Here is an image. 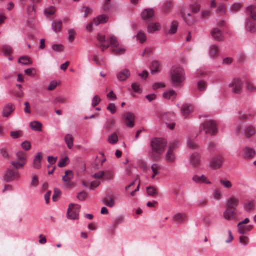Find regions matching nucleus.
Instances as JSON below:
<instances>
[{"mask_svg":"<svg viewBox=\"0 0 256 256\" xmlns=\"http://www.w3.org/2000/svg\"><path fill=\"white\" fill-rule=\"evenodd\" d=\"M151 148L153 152L158 154H162L166 146V141L161 138H154L150 142Z\"/></svg>","mask_w":256,"mask_h":256,"instance_id":"obj_1","label":"nucleus"},{"mask_svg":"<svg viewBox=\"0 0 256 256\" xmlns=\"http://www.w3.org/2000/svg\"><path fill=\"white\" fill-rule=\"evenodd\" d=\"M184 72L181 68H176L171 72V80L175 85H178L184 80Z\"/></svg>","mask_w":256,"mask_h":256,"instance_id":"obj_2","label":"nucleus"},{"mask_svg":"<svg viewBox=\"0 0 256 256\" xmlns=\"http://www.w3.org/2000/svg\"><path fill=\"white\" fill-rule=\"evenodd\" d=\"M202 130H204L205 134H214L217 132L216 122L213 120L204 122L200 127V131Z\"/></svg>","mask_w":256,"mask_h":256,"instance_id":"obj_3","label":"nucleus"},{"mask_svg":"<svg viewBox=\"0 0 256 256\" xmlns=\"http://www.w3.org/2000/svg\"><path fill=\"white\" fill-rule=\"evenodd\" d=\"M20 177V176L18 170L8 168L4 174L3 180L6 182H10L18 180Z\"/></svg>","mask_w":256,"mask_h":256,"instance_id":"obj_4","label":"nucleus"},{"mask_svg":"<svg viewBox=\"0 0 256 256\" xmlns=\"http://www.w3.org/2000/svg\"><path fill=\"white\" fill-rule=\"evenodd\" d=\"M80 208V205L70 204L67 210V218L72 220L78 219Z\"/></svg>","mask_w":256,"mask_h":256,"instance_id":"obj_5","label":"nucleus"},{"mask_svg":"<svg viewBox=\"0 0 256 256\" xmlns=\"http://www.w3.org/2000/svg\"><path fill=\"white\" fill-rule=\"evenodd\" d=\"M243 82L240 78H234L232 82H230L229 87H234L232 92L235 94H240L242 92Z\"/></svg>","mask_w":256,"mask_h":256,"instance_id":"obj_6","label":"nucleus"},{"mask_svg":"<svg viewBox=\"0 0 256 256\" xmlns=\"http://www.w3.org/2000/svg\"><path fill=\"white\" fill-rule=\"evenodd\" d=\"M73 178L74 174L72 170H67L65 172V174L62 176V180L66 182V186L67 188H72L74 186V182H70Z\"/></svg>","mask_w":256,"mask_h":256,"instance_id":"obj_7","label":"nucleus"},{"mask_svg":"<svg viewBox=\"0 0 256 256\" xmlns=\"http://www.w3.org/2000/svg\"><path fill=\"white\" fill-rule=\"evenodd\" d=\"M154 12L152 8L145 9L142 12V18L144 20L148 22L152 20L154 18Z\"/></svg>","mask_w":256,"mask_h":256,"instance_id":"obj_8","label":"nucleus"},{"mask_svg":"<svg viewBox=\"0 0 256 256\" xmlns=\"http://www.w3.org/2000/svg\"><path fill=\"white\" fill-rule=\"evenodd\" d=\"M14 106L12 103L6 104L3 108L2 114L3 117H8L14 111Z\"/></svg>","mask_w":256,"mask_h":256,"instance_id":"obj_9","label":"nucleus"},{"mask_svg":"<svg viewBox=\"0 0 256 256\" xmlns=\"http://www.w3.org/2000/svg\"><path fill=\"white\" fill-rule=\"evenodd\" d=\"M135 116L131 112H128L124 117L125 124L129 128H132L134 126Z\"/></svg>","mask_w":256,"mask_h":256,"instance_id":"obj_10","label":"nucleus"},{"mask_svg":"<svg viewBox=\"0 0 256 256\" xmlns=\"http://www.w3.org/2000/svg\"><path fill=\"white\" fill-rule=\"evenodd\" d=\"M222 158L220 156H216L212 159L210 166L214 169L219 168L222 166Z\"/></svg>","mask_w":256,"mask_h":256,"instance_id":"obj_11","label":"nucleus"},{"mask_svg":"<svg viewBox=\"0 0 256 256\" xmlns=\"http://www.w3.org/2000/svg\"><path fill=\"white\" fill-rule=\"evenodd\" d=\"M239 203L238 199L232 196L228 199L226 202V207L227 208L233 209L236 210V208Z\"/></svg>","mask_w":256,"mask_h":256,"instance_id":"obj_12","label":"nucleus"},{"mask_svg":"<svg viewBox=\"0 0 256 256\" xmlns=\"http://www.w3.org/2000/svg\"><path fill=\"white\" fill-rule=\"evenodd\" d=\"M96 38L98 42L100 43V45L98 46L101 48L102 52H104L106 49L110 47V45L109 44H104V42H106V36L104 35L98 34L96 36Z\"/></svg>","mask_w":256,"mask_h":256,"instance_id":"obj_13","label":"nucleus"},{"mask_svg":"<svg viewBox=\"0 0 256 256\" xmlns=\"http://www.w3.org/2000/svg\"><path fill=\"white\" fill-rule=\"evenodd\" d=\"M237 214L236 210L226 208L224 212V217L227 220H231L234 218Z\"/></svg>","mask_w":256,"mask_h":256,"instance_id":"obj_14","label":"nucleus"},{"mask_svg":"<svg viewBox=\"0 0 256 256\" xmlns=\"http://www.w3.org/2000/svg\"><path fill=\"white\" fill-rule=\"evenodd\" d=\"M200 154L196 152H194L190 156V163L194 166H196L200 164Z\"/></svg>","mask_w":256,"mask_h":256,"instance_id":"obj_15","label":"nucleus"},{"mask_svg":"<svg viewBox=\"0 0 256 256\" xmlns=\"http://www.w3.org/2000/svg\"><path fill=\"white\" fill-rule=\"evenodd\" d=\"M130 75V72L128 69H124L117 74V78L120 81L126 80Z\"/></svg>","mask_w":256,"mask_h":256,"instance_id":"obj_16","label":"nucleus"},{"mask_svg":"<svg viewBox=\"0 0 256 256\" xmlns=\"http://www.w3.org/2000/svg\"><path fill=\"white\" fill-rule=\"evenodd\" d=\"M211 34L214 39L217 41H222L224 37L221 34L220 30L218 28H214L212 30Z\"/></svg>","mask_w":256,"mask_h":256,"instance_id":"obj_17","label":"nucleus"},{"mask_svg":"<svg viewBox=\"0 0 256 256\" xmlns=\"http://www.w3.org/2000/svg\"><path fill=\"white\" fill-rule=\"evenodd\" d=\"M42 158V154L40 152H38L33 161V166L34 168L39 169L41 167V160Z\"/></svg>","mask_w":256,"mask_h":256,"instance_id":"obj_18","label":"nucleus"},{"mask_svg":"<svg viewBox=\"0 0 256 256\" xmlns=\"http://www.w3.org/2000/svg\"><path fill=\"white\" fill-rule=\"evenodd\" d=\"M194 181L196 182L204 183L206 184H210L211 182L207 179L206 177L202 174L200 176L195 175L192 177Z\"/></svg>","mask_w":256,"mask_h":256,"instance_id":"obj_19","label":"nucleus"},{"mask_svg":"<svg viewBox=\"0 0 256 256\" xmlns=\"http://www.w3.org/2000/svg\"><path fill=\"white\" fill-rule=\"evenodd\" d=\"M160 66V64L159 62L157 60L152 61L150 66L151 74H154L158 72Z\"/></svg>","mask_w":256,"mask_h":256,"instance_id":"obj_20","label":"nucleus"},{"mask_svg":"<svg viewBox=\"0 0 256 256\" xmlns=\"http://www.w3.org/2000/svg\"><path fill=\"white\" fill-rule=\"evenodd\" d=\"M255 151L252 148L246 147L244 150V156L246 158H250L254 156Z\"/></svg>","mask_w":256,"mask_h":256,"instance_id":"obj_21","label":"nucleus"},{"mask_svg":"<svg viewBox=\"0 0 256 256\" xmlns=\"http://www.w3.org/2000/svg\"><path fill=\"white\" fill-rule=\"evenodd\" d=\"M192 110V108L188 104H184L181 108V113L184 116H187Z\"/></svg>","mask_w":256,"mask_h":256,"instance_id":"obj_22","label":"nucleus"},{"mask_svg":"<svg viewBox=\"0 0 256 256\" xmlns=\"http://www.w3.org/2000/svg\"><path fill=\"white\" fill-rule=\"evenodd\" d=\"M238 232L241 234H244L246 232L250 231L252 228L253 226L252 225H248L244 226L243 224H240V226H238Z\"/></svg>","mask_w":256,"mask_h":256,"instance_id":"obj_23","label":"nucleus"},{"mask_svg":"<svg viewBox=\"0 0 256 256\" xmlns=\"http://www.w3.org/2000/svg\"><path fill=\"white\" fill-rule=\"evenodd\" d=\"M147 194L152 196H156L158 194V189L155 186H150L146 188Z\"/></svg>","mask_w":256,"mask_h":256,"instance_id":"obj_24","label":"nucleus"},{"mask_svg":"<svg viewBox=\"0 0 256 256\" xmlns=\"http://www.w3.org/2000/svg\"><path fill=\"white\" fill-rule=\"evenodd\" d=\"M74 138L70 134H66L64 137V142L66 143L69 149L72 148L73 147Z\"/></svg>","mask_w":256,"mask_h":256,"instance_id":"obj_25","label":"nucleus"},{"mask_svg":"<svg viewBox=\"0 0 256 256\" xmlns=\"http://www.w3.org/2000/svg\"><path fill=\"white\" fill-rule=\"evenodd\" d=\"M160 26L158 22L150 24L148 27V32L150 33L160 29Z\"/></svg>","mask_w":256,"mask_h":256,"instance_id":"obj_26","label":"nucleus"},{"mask_svg":"<svg viewBox=\"0 0 256 256\" xmlns=\"http://www.w3.org/2000/svg\"><path fill=\"white\" fill-rule=\"evenodd\" d=\"M107 19L108 18L106 15H100L94 18V23L96 25H98L100 24L106 22L107 21Z\"/></svg>","mask_w":256,"mask_h":256,"instance_id":"obj_27","label":"nucleus"},{"mask_svg":"<svg viewBox=\"0 0 256 256\" xmlns=\"http://www.w3.org/2000/svg\"><path fill=\"white\" fill-rule=\"evenodd\" d=\"M30 128L36 131L42 130V124L38 121H34L30 123Z\"/></svg>","mask_w":256,"mask_h":256,"instance_id":"obj_28","label":"nucleus"},{"mask_svg":"<svg viewBox=\"0 0 256 256\" xmlns=\"http://www.w3.org/2000/svg\"><path fill=\"white\" fill-rule=\"evenodd\" d=\"M246 28L247 31L250 32H254L256 31V27L254 23L251 22L249 19L247 20L246 25Z\"/></svg>","mask_w":256,"mask_h":256,"instance_id":"obj_29","label":"nucleus"},{"mask_svg":"<svg viewBox=\"0 0 256 256\" xmlns=\"http://www.w3.org/2000/svg\"><path fill=\"white\" fill-rule=\"evenodd\" d=\"M244 210L247 212L252 211L254 209V204L253 201L248 200L244 205Z\"/></svg>","mask_w":256,"mask_h":256,"instance_id":"obj_30","label":"nucleus"},{"mask_svg":"<svg viewBox=\"0 0 256 256\" xmlns=\"http://www.w3.org/2000/svg\"><path fill=\"white\" fill-rule=\"evenodd\" d=\"M218 48L216 45H212L210 47L209 54L210 56L214 58L218 55Z\"/></svg>","mask_w":256,"mask_h":256,"instance_id":"obj_31","label":"nucleus"},{"mask_svg":"<svg viewBox=\"0 0 256 256\" xmlns=\"http://www.w3.org/2000/svg\"><path fill=\"white\" fill-rule=\"evenodd\" d=\"M108 40H110V45L111 46L112 49L114 48H117L119 46V42L116 38L114 36H110L109 38L107 39Z\"/></svg>","mask_w":256,"mask_h":256,"instance_id":"obj_32","label":"nucleus"},{"mask_svg":"<svg viewBox=\"0 0 256 256\" xmlns=\"http://www.w3.org/2000/svg\"><path fill=\"white\" fill-rule=\"evenodd\" d=\"M256 10V6L253 5H250L246 8V10L250 12L251 15V18L254 20H256V12L254 10Z\"/></svg>","mask_w":256,"mask_h":256,"instance_id":"obj_33","label":"nucleus"},{"mask_svg":"<svg viewBox=\"0 0 256 256\" xmlns=\"http://www.w3.org/2000/svg\"><path fill=\"white\" fill-rule=\"evenodd\" d=\"M255 133V129L252 126H248L244 130L245 136L247 138L251 137Z\"/></svg>","mask_w":256,"mask_h":256,"instance_id":"obj_34","label":"nucleus"},{"mask_svg":"<svg viewBox=\"0 0 256 256\" xmlns=\"http://www.w3.org/2000/svg\"><path fill=\"white\" fill-rule=\"evenodd\" d=\"M11 164L14 166V167L16 169H18L20 168H22L24 165L26 164V162H24L18 160H12L10 162Z\"/></svg>","mask_w":256,"mask_h":256,"instance_id":"obj_35","label":"nucleus"},{"mask_svg":"<svg viewBox=\"0 0 256 256\" xmlns=\"http://www.w3.org/2000/svg\"><path fill=\"white\" fill-rule=\"evenodd\" d=\"M62 26V22L60 20L57 22H52V26L54 30L56 32L60 31Z\"/></svg>","mask_w":256,"mask_h":256,"instance_id":"obj_36","label":"nucleus"},{"mask_svg":"<svg viewBox=\"0 0 256 256\" xmlns=\"http://www.w3.org/2000/svg\"><path fill=\"white\" fill-rule=\"evenodd\" d=\"M175 158V156L173 152L168 150L166 156V160L170 162H172L174 161Z\"/></svg>","mask_w":256,"mask_h":256,"instance_id":"obj_37","label":"nucleus"},{"mask_svg":"<svg viewBox=\"0 0 256 256\" xmlns=\"http://www.w3.org/2000/svg\"><path fill=\"white\" fill-rule=\"evenodd\" d=\"M102 202L106 206L112 208L114 205V200L113 198H105L102 199Z\"/></svg>","mask_w":256,"mask_h":256,"instance_id":"obj_38","label":"nucleus"},{"mask_svg":"<svg viewBox=\"0 0 256 256\" xmlns=\"http://www.w3.org/2000/svg\"><path fill=\"white\" fill-rule=\"evenodd\" d=\"M176 96V92L174 90H170L163 94V96L164 98L170 99L172 97L174 98Z\"/></svg>","mask_w":256,"mask_h":256,"instance_id":"obj_39","label":"nucleus"},{"mask_svg":"<svg viewBox=\"0 0 256 256\" xmlns=\"http://www.w3.org/2000/svg\"><path fill=\"white\" fill-rule=\"evenodd\" d=\"M108 141L111 144H115L118 141V137L116 133L114 132L108 137Z\"/></svg>","mask_w":256,"mask_h":256,"instance_id":"obj_40","label":"nucleus"},{"mask_svg":"<svg viewBox=\"0 0 256 256\" xmlns=\"http://www.w3.org/2000/svg\"><path fill=\"white\" fill-rule=\"evenodd\" d=\"M27 14L31 18H33L36 14L34 6H28L27 7Z\"/></svg>","mask_w":256,"mask_h":256,"instance_id":"obj_41","label":"nucleus"},{"mask_svg":"<svg viewBox=\"0 0 256 256\" xmlns=\"http://www.w3.org/2000/svg\"><path fill=\"white\" fill-rule=\"evenodd\" d=\"M18 62L25 65H28L32 64L30 58L27 56L20 57L18 59Z\"/></svg>","mask_w":256,"mask_h":256,"instance_id":"obj_42","label":"nucleus"},{"mask_svg":"<svg viewBox=\"0 0 256 256\" xmlns=\"http://www.w3.org/2000/svg\"><path fill=\"white\" fill-rule=\"evenodd\" d=\"M186 13H188V12L184 10L181 12V16L188 25H191L192 24V18H188Z\"/></svg>","mask_w":256,"mask_h":256,"instance_id":"obj_43","label":"nucleus"},{"mask_svg":"<svg viewBox=\"0 0 256 256\" xmlns=\"http://www.w3.org/2000/svg\"><path fill=\"white\" fill-rule=\"evenodd\" d=\"M16 159L18 160L26 162V156L24 152L22 151L18 152L16 154Z\"/></svg>","mask_w":256,"mask_h":256,"instance_id":"obj_44","label":"nucleus"},{"mask_svg":"<svg viewBox=\"0 0 256 256\" xmlns=\"http://www.w3.org/2000/svg\"><path fill=\"white\" fill-rule=\"evenodd\" d=\"M136 36L137 40H139L141 43H143L146 40V36L142 31H140L138 33Z\"/></svg>","mask_w":256,"mask_h":256,"instance_id":"obj_45","label":"nucleus"},{"mask_svg":"<svg viewBox=\"0 0 256 256\" xmlns=\"http://www.w3.org/2000/svg\"><path fill=\"white\" fill-rule=\"evenodd\" d=\"M178 26V22L176 20L172 21L171 24L170 29L169 30V32L172 34H175L177 31Z\"/></svg>","mask_w":256,"mask_h":256,"instance_id":"obj_46","label":"nucleus"},{"mask_svg":"<svg viewBox=\"0 0 256 256\" xmlns=\"http://www.w3.org/2000/svg\"><path fill=\"white\" fill-rule=\"evenodd\" d=\"M60 194H61L60 190L58 188H55L54 190V194H53L52 198V200L54 202L57 201L58 198L60 197Z\"/></svg>","mask_w":256,"mask_h":256,"instance_id":"obj_47","label":"nucleus"},{"mask_svg":"<svg viewBox=\"0 0 256 256\" xmlns=\"http://www.w3.org/2000/svg\"><path fill=\"white\" fill-rule=\"evenodd\" d=\"M151 168L153 174H160V166L157 164H154L151 166Z\"/></svg>","mask_w":256,"mask_h":256,"instance_id":"obj_48","label":"nucleus"},{"mask_svg":"<svg viewBox=\"0 0 256 256\" xmlns=\"http://www.w3.org/2000/svg\"><path fill=\"white\" fill-rule=\"evenodd\" d=\"M112 52L116 54H120L125 52V49L118 46L117 48H112Z\"/></svg>","mask_w":256,"mask_h":256,"instance_id":"obj_49","label":"nucleus"},{"mask_svg":"<svg viewBox=\"0 0 256 256\" xmlns=\"http://www.w3.org/2000/svg\"><path fill=\"white\" fill-rule=\"evenodd\" d=\"M52 48L54 51L58 52H61L64 49V46L60 44H54L52 46Z\"/></svg>","mask_w":256,"mask_h":256,"instance_id":"obj_50","label":"nucleus"},{"mask_svg":"<svg viewBox=\"0 0 256 256\" xmlns=\"http://www.w3.org/2000/svg\"><path fill=\"white\" fill-rule=\"evenodd\" d=\"M68 160V157L65 156L64 158H62L59 160V162L58 163V166L60 168H63L65 166L68 164L67 161Z\"/></svg>","mask_w":256,"mask_h":256,"instance_id":"obj_51","label":"nucleus"},{"mask_svg":"<svg viewBox=\"0 0 256 256\" xmlns=\"http://www.w3.org/2000/svg\"><path fill=\"white\" fill-rule=\"evenodd\" d=\"M197 86L199 90L202 91L206 90V82L201 80L198 82Z\"/></svg>","mask_w":256,"mask_h":256,"instance_id":"obj_52","label":"nucleus"},{"mask_svg":"<svg viewBox=\"0 0 256 256\" xmlns=\"http://www.w3.org/2000/svg\"><path fill=\"white\" fill-rule=\"evenodd\" d=\"M104 177L108 180H112L114 178V174L111 170H107L105 172Z\"/></svg>","mask_w":256,"mask_h":256,"instance_id":"obj_53","label":"nucleus"},{"mask_svg":"<svg viewBox=\"0 0 256 256\" xmlns=\"http://www.w3.org/2000/svg\"><path fill=\"white\" fill-rule=\"evenodd\" d=\"M105 172L104 170H100L96 173L92 175V176L96 179H100L104 177Z\"/></svg>","mask_w":256,"mask_h":256,"instance_id":"obj_54","label":"nucleus"},{"mask_svg":"<svg viewBox=\"0 0 256 256\" xmlns=\"http://www.w3.org/2000/svg\"><path fill=\"white\" fill-rule=\"evenodd\" d=\"M4 54L8 55L12 52V48L8 46H4L2 47Z\"/></svg>","mask_w":256,"mask_h":256,"instance_id":"obj_55","label":"nucleus"},{"mask_svg":"<svg viewBox=\"0 0 256 256\" xmlns=\"http://www.w3.org/2000/svg\"><path fill=\"white\" fill-rule=\"evenodd\" d=\"M220 182L221 184H222L225 188H230L232 186V184L230 180H223L222 179H220Z\"/></svg>","mask_w":256,"mask_h":256,"instance_id":"obj_56","label":"nucleus"},{"mask_svg":"<svg viewBox=\"0 0 256 256\" xmlns=\"http://www.w3.org/2000/svg\"><path fill=\"white\" fill-rule=\"evenodd\" d=\"M131 86L132 90L136 92H142L140 86L137 82L132 83Z\"/></svg>","mask_w":256,"mask_h":256,"instance_id":"obj_57","label":"nucleus"},{"mask_svg":"<svg viewBox=\"0 0 256 256\" xmlns=\"http://www.w3.org/2000/svg\"><path fill=\"white\" fill-rule=\"evenodd\" d=\"M172 7V4L170 2H166L164 5V10L165 12H168Z\"/></svg>","mask_w":256,"mask_h":256,"instance_id":"obj_58","label":"nucleus"},{"mask_svg":"<svg viewBox=\"0 0 256 256\" xmlns=\"http://www.w3.org/2000/svg\"><path fill=\"white\" fill-rule=\"evenodd\" d=\"M101 99L98 96H95L92 99V105L93 107L96 106L100 102Z\"/></svg>","mask_w":256,"mask_h":256,"instance_id":"obj_59","label":"nucleus"},{"mask_svg":"<svg viewBox=\"0 0 256 256\" xmlns=\"http://www.w3.org/2000/svg\"><path fill=\"white\" fill-rule=\"evenodd\" d=\"M87 196V194L84 191H82L78 194L77 198L80 200H83Z\"/></svg>","mask_w":256,"mask_h":256,"instance_id":"obj_60","label":"nucleus"},{"mask_svg":"<svg viewBox=\"0 0 256 256\" xmlns=\"http://www.w3.org/2000/svg\"><path fill=\"white\" fill-rule=\"evenodd\" d=\"M107 110H109L112 114H114L116 112V107L114 103H110L108 107Z\"/></svg>","mask_w":256,"mask_h":256,"instance_id":"obj_61","label":"nucleus"},{"mask_svg":"<svg viewBox=\"0 0 256 256\" xmlns=\"http://www.w3.org/2000/svg\"><path fill=\"white\" fill-rule=\"evenodd\" d=\"M56 11V8L52 6H50L46 8L44 10V12L48 14H52L54 13Z\"/></svg>","mask_w":256,"mask_h":256,"instance_id":"obj_62","label":"nucleus"},{"mask_svg":"<svg viewBox=\"0 0 256 256\" xmlns=\"http://www.w3.org/2000/svg\"><path fill=\"white\" fill-rule=\"evenodd\" d=\"M68 34H69L68 38V40L70 42H72L73 40H74V36L76 34L75 31L74 30V29H70L68 30Z\"/></svg>","mask_w":256,"mask_h":256,"instance_id":"obj_63","label":"nucleus"},{"mask_svg":"<svg viewBox=\"0 0 256 256\" xmlns=\"http://www.w3.org/2000/svg\"><path fill=\"white\" fill-rule=\"evenodd\" d=\"M22 134V131L18 130V131H12L10 132V136L13 138H18L20 134Z\"/></svg>","mask_w":256,"mask_h":256,"instance_id":"obj_64","label":"nucleus"}]
</instances>
